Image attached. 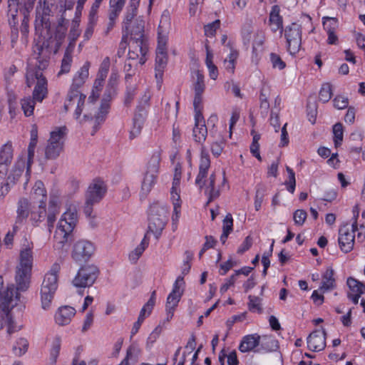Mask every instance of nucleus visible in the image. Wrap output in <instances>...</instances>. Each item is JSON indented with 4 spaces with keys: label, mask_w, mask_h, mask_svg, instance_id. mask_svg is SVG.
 Returning <instances> with one entry per match:
<instances>
[{
    "label": "nucleus",
    "mask_w": 365,
    "mask_h": 365,
    "mask_svg": "<svg viewBox=\"0 0 365 365\" xmlns=\"http://www.w3.org/2000/svg\"><path fill=\"white\" fill-rule=\"evenodd\" d=\"M34 53L36 59L35 68L27 70L26 83L29 87L35 85L32 97L38 102H42L48 96V82L42 71L49 63L51 50L46 41L38 42L34 46Z\"/></svg>",
    "instance_id": "f257e3e1"
},
{
    "label": "nucleus",
    "mask_w": 365,
    "mask_h": 365,
    "mask_svg": "<svg viewBox=\"0 0 365 365\" xmlns=\"http://www.w3.org/2000/svg\"><path fill=\"white\" fill-rule=\"evenodd\" d=\"M46 204H38L37 207L25 197L21 198L17 204L16 217L14 225V231L17 232L20 227L29 220L33 226L38 227L46 219L47 220Z\"/></svg>",
    "instance_id": "f03ea898"
},
{
    "label": "nucleus",
    "mask_w": 365,
    "mask_h": 365,
    "mask_svg": "<svg viewBox=\"0 0 365 365\" xmlns=\"http://www.w3.org/2000/svg\"><path fill=\"white\" fill-rule=\"evenodd\" d=\"M33 248V242L25 239L21 245L19 264L16 270L17 290L25 291L29 287L34 259Z\"/></svg>",
    "instance_id": "7ed1b4c3"
},
{
    "label": "nucleus",
    "mask_w": 365,
    "mask_h": 365,
    "mask_svg": "<svg viewBox=\"0 0 365 365\" xmlns=\"http://www.w3.org/2000/svg\"><path fill=\"white\" fill-rule=\"evenodd\" d=\"M170 27V18L163 14L158 28V46L155 58V77L158 81H162L163 71L168 62L167 43Z\"/></svg>",
    "instance_id": "20e7f679"
},
{
    "label": "nucleus",
    "mask_w": 365,
    "mask_h": 365,
    "mask_svg": "<svg viewBox=\"0 0 365 365\" xmlns=\"http://www.w3.org/2000/svg\"><path fill=\"white\" fill-rule=\"evenodd\" d=\"M144 24L143 20L137 19L131 30L126 31V36L128 34L130 36L129 59H138L140 65L145 63V55L148 51V41L144 34Z\"/></svg>",
    "instance_id": "39448f33"
},
{
    "label": "nucleus",
    "mask_w": 365,
    "mask_h": 365,
    "mask_svg": "<svg viewBox=\"0 0 365 365\" xmlns=\"http://www.w3.org/2000/svg\"><path fill=\"white\" fill-rule=\"evenodd\" d=\"M36 0H8V18L11 26L16 27L19 23V13L23 16L21 32L26 36L29 33V14L33 10Z\"/></svg>",
    "instance_id": "423d86ee"
},
{
    "label": "nucleus",
    "mask_w": 365,
    "mask_h": 365,
    "mask_svg": "<svg viewBox=\"0 0 365 365\" xmlns=\"http://www.w3.org/2000/svg\"><path fill=\"white\" fill-rule=\"evenodd\" d=\"M59 270L60 265L55 263L44 276L40 292L41 307L44 310H48L51 308L52 300L58 288Z\"/></svg>",
    "instance_id": "0eeeda50"
},
{
    "label": "nucleus",
    "mask_w": 365,
    "mask_h": 365,
    "mask_svg": "<svg viewBox=\"0 0 365 365\" xmlns=\"http://www.w3.org/2000/svg\"><path fill=\"white\" fill-rule=\"evenodd\" d=\"M78 221V213L76 205H71L62 215L55 232L54 237L60 243L68 242L71 234Z\"/></svg>",
    "instance_id": "6e6552de"
},
{
    "label": "nucleus",
    "mask_w": 365,
    "mask_h": 365,
    "mask_svg": "<svg viewBox=\"0 0 365 365\" xmlns=\"http://www.w3.org/2000/svg\"><path fill=\"white\" fill-rule=\"evenodd\" d=\"M168 209L166 207L154 203L150 207L148 231L152 232L156 239H158L164 230L167 222Z\"/></svg>",
    "instance_id": "1a4fd4ad"
},
{
    "label": "nucleus",
    "mask_w": 365,
    "mask_h": 365,
    "mask_svg": "<svg viewBox=\"0 0 365 365\" xmlns=\"http://www.w3.org/2000/svg\"><path fill=\"white\" fill-rule=\"evenodd\" d=\"M182 176V166L180 163H177L175 168L173 185L170 190V198L173 205V214L172 216L173 225L177 227L181 212V204L180 195V184Z\"/></svg>",
    "instance_id": "9d476101"
},
{
    "label": "nucleus",
    "mask_w": 365,
    "mask_h": 365,
    "mask_svg": "<svg viewBox=\"0 0 365 365\" xmlns=\"http://www.w3.org/2000/svg\"><path fill=\"white\" fill-rule=\"evenodd\" d=\"M287 51L292 56L297 54L302 46V26L292 23L284 30Z\"/></svg>",
    "instance_id": "9b49d317"
},
{
    "label": "nucleus",
    "mask_w": 365,
    "mask_h": 365,
    "mask_svg": "<svg viewBox=\"0 0 365 365\" xmlns=\"http://www.w3.org/2000/svg\"><path fill=\"white\" fill-rule=\"evenodd\" d=\"M99 274L98 267L93 264L83 266L78 271L73 279V284L76 287L85 288L92 286Z\"/></svg>",
    "instance_id": "f8f14e48"
},
{
    "label": "nucleus",
    "mask_w": 365,
    "mask_h": 365,
    "mask_svg": "<svg viewBox=\"0 0 365 365\" xmlns=\"http://www.w3.org/2000/svg\"><path fill=\"white\" fill-rule=\"evenodd\" d=\"M185 282L183 277L179 276L173 284L172 292L168 294L166 300L167 319H172L174 312L178 305L183 294Z\"/></svg>",
    "instance_id": "ddd939ff"
},
{
    "label": "nucleus",
    "mask_w": 365,
    "mask_h": 365,
    "mask_svg": "<svg viewBox=\"0 0 365 365\" xmlns=\"http://www.w3.org/2000/svg\"><path fill=\"white\" fill-rule=\"evenodd\" d=\"M356 229V221L353 223L351 227L345 225L339 230L338 242L341 250L344 253L351 252L354 248L355 239L354 232Z\"/></svg>",
    "instance_id": "4468645a"
},
{
    "label": "nucleus",
    "mask_w": 365,
    "mask_h": 365,
    "mask_svg": "<svg viewBox=\"0 0 365 365\" xmlns=\"http://www.w3.org/2000/svg\"><path fill=\"white\" fill-rule=\"evenodd\" d=\"M94 246L86 240L76 242L73 247L71 257L77 263L88 261L94 252Z\"/></svg>",
    "instance_id": "2eb2a0df"
},
{
    "label": "nucleus",
    "mask_w": 365,
    "mask_h": 365,
    "mask_svg": "<svg viewBox=\"0 0 365 365\" xmlns=\"http://www.w3.org/2000/svg\"><path fill=\"white\" fill-rule=\"evenodd\" d=\"M24 172V163H16L9 175L6 178L4 176L2 180H0V197H4L7 195L10 190L11 185H14L19 180Z\"/></svg>",
    "instance_id": "dca6fc26"
},
{
    "label": "nucleus",
    "mask_w": 365,
    "mask_h": 365,
    "mask_svg": "<svg viewBox=\"0 0 365 365\" xmlns=\"http://www.w3.org/2000/svg\"><path fill=\"white\" fill-rule=\"evenodd\" d=\"M86 98V95L81 93L78 90L70 88L64 103L65 111H68L71 108L76 106L74 115L75 118L78 119L82 113Z\"/></svg>",
    "instance_id": "f3484780"
},
{
    "label": "nucleus",
    "mask_w": 365,
    "mask_h": 365,
    "mask_svg": "<svg viewBox=\"0 0 365 365\" xmlns=\"http://www.w3.org/2000/svg\"><path fill=\"white\" fill-rule=\"evenodd\" d=\"M86 98V95L81 93L78 90L70 88L64 103L65 111H68L71 108L76 106L74 115L75 118L78 119L82 113Z\"/></svg>",
    "instance_id": "a211bd4d"
},
{
    "label": "nucleus",
    "mask_w": 365,
    "mask_h": 365,
    "mask_svg": "<svg viewBox=\"0 0 365 365\" xmlns=\"http://www.w3.org/2000/svg\"><path fill=\"white\" fill-rule=\"evenodd\" d=\"M107 192V187L103 181L99 179H96L88 186L86 199L88 202H93L94 203H98L105 196Z\"/></svg>",
    "instance_id": "6ab92c4d"
},
{
    "label": "nucleus",
    "mask_w": 365,
    "mask_h": 365,
    "mask_svg": "<svg viewBox=\"0 0 365 365\" xmlns=\"http://www.w3.org/2000/svg\"><path fill=\"white\" fill-rule=\"evenodd\" d=\"M210 167V159L208 150L205 145L200 148V160L199 165V173L195 180V183L200 188L205 184L204 179L207 175L208 170Z\"/></svg>",
    "instance_id": "aec40b11"
},
{
    "label": "nucleus",
    "mask_w": 365,
    "mask_h": 365,
    "mask_svg": "<svg viewBox=\"0 0 365 365\" xmlns=\"http://www.w3.org/2000/svg\"><path fill=\"white\" fill-rule=\"evenodd\" d=\"M326 331L323 330H315L307 337V346L312 351H319L326 346Z\"/></svg>",
    "instance_id": "412c9836"
},
{
    "label": "nucleus",
    "mask_w": 365,
    "mask_h": 365,
    "mask_svg": "<svg viewBox=\"0 0 365 365\" xmlns=\"http://www.w3.org/2000/svg\"><path fill=\"white\" fill-rule=\"evenodd\" d=\"M17 299L18 294L14 286H8L6 289L0 294V307L3 312H9V309L16 304V302L14 303V302L17 301Z\"/></svg>",
    "instance_id": "4be33fe9"
},
{
    "label": "nucleus",
    "mask_w": 365,
    "mask_h": 365,
    "mask_svg": "<svg viewBox=\"0 0 365 365\" xmlns=\"http://www.w3.org/2000/svg\"><path fill=\"white\" fill-rule=\"evenodd\" d=\"M76 309L70 306H62L55 313L54 319L59 326H66L70 324L75 316Z\"/></svg>",
    "instance_id": "5701e85b"
},
{
    "label": "nucleus",
    "mask_w": 365,
    "mask_h": 365,
    "mask_svg": "<svg viewBox=\"0 0 365 365\" xmlns=\"http://www.w3.org/2000/svg\"><path fill=\"white\" fill-rule=\"evenodd\" d=\"M192 136L195 142L200 144L201 146L205 145L204 143L207 136V128L203 116H200L199 118L195 117V127L192 130Z\"/></svg>",
    "instance_id": "b1692460"
},
{
    "label": "nucleus",
    "mask_w": 365,
    "mask_h": 365,
    "mask_svg": "<svg viewBox=\"0 0 365 365\" xmlns=\"http://www.w3.org/2000/svg\"><path fill=\"white\" fill-rule=\"evenodd\" d=\"M147 116V110L142 108V106H137L136 112L133 118V125L130 132V138L138 136L143 128Z\"/></svg>",
    "instance_id": "393cba45"
},
{
    "label": "nucleus",
    "mask_w": 365,
    "mask_h": 365,
    "mask_svg": "<svg viewBox=\"0 0 365 365\" xmlns=\"http://www.w3.org/2000/svg\"><path fill=\"white\" fill-rule=\"evenodd\" d=\"M116 94V89L113 88H109L106 86L105 93L103 96V99L101 101V105L100 107L99 113L96 117V121H103V117L108 112V109L110 108L109 102Z\"/></svg>",
    "instance_id": "a878e982"
},
{
    "label": "nucleus",
    "mask_w": 365,
    "mask_h": 365,
    "mask_svg": "<svg viewBox=\"0 0 365 365\" xmlns=\"http://www.w3.org/2000/svg\"><path fill=\"white\" fill-rule=\"evenodd\" d=\"M59 200L56 196H51L48 202V212L47 215V227L49 232L53 227L56 216L59 213Z\"/></svg>",
    "instance_id": "bb28decb"
},
{
    "label": "nucleus",
    "mask_w": 365,
    "mask_h": 365,
    "mask_svg": "<svg viewBox=\"0 0 365 365\" xmlns=\"http://www.w3.org/2000/svg\"><path fill=\"white\" fill-rule=\"evenodd\" d=\"M260 339V336L257 334L245 336L239 345V350L242 353L253 351L259 345Z\"/></svg>",
    "instance_id": "cd10ccee"
},
{
    "label": "nucleus",
    "mask_w": 365,
    "mask_h": 365,
    "mask_svg": "<svg viewBox=\"0 0 365 365\" xmlns=\"http://www.w3.org/2000/svg\"><path fill=\"white\" fill-rule=\"evenodd\" d=\"M213 129L210 130V151L214 157H219L223 151L225 141L221 134L215 135Z\"/></svg>",
    "instance_id": "c85d7f7f"
},
{
    "label": "nucleus",
    "mask_w": 365,
    "mask_h": 365,
    "mask_svg": "<svg viewBox=\"0 0 365 365\" xmlns=\"http://www.w3.org/2000/svg\"><path fill=\"white\" fill-rule=\"evenodd\" d=\"M89 67L90 63L86 62L84 65L80 68L73 76V83L70 88L71 89L78 90V88L84 84L89 75Z\"/></svg>",
    "instance_id": "c756f323"
},
{
    "label": "nucleus",
    "mask_w": 365,
    "mask_h": 365,
    "mask_svg": "<svg viewBox=\"0 0 365 365\" xmlns=\"http://www.w3.org/2000/svg\"><path fill=\"white\" fill-rule=\"evenodd\" d=\"M158 174L145 170L141 182V195L147 196L157 182Z\"/></svg>",
    "instance_id": "7c9ffc66"
},
{
    "label": "nucleus",
    "mask_w": 365,
    "mask_h": 365,
    "mask_svg": "<svg viewBox=\"0 0 365 365\" xmlns=\"http://www.w3.org/2000/svg\"><path fill=\"white\" fill-rule=\"evenodd\" d=\"M269 26L272 32L275 33L277 31H283V20L282 17L279 15V8L277 6H274L269 14Z\"/></svg>",
    "instance_id": "2f4dec72"
},
{
    "label": "nucleus",
    "mask_w": 365,
    "mask_h": 365,
    "mask_svg": "<svg viewBox=\"0 0 365 365\" xmlns=\"http://www.w3.org/2000/svg\"><path fill=\"white\" fill-rule=\"evenodd\" d=\"M140 0H130L123 22V29L128 32L129 24L136 16Z\"/></svg>",
    "instance_id": "473e14b6"
},
{
    "label": "nucleus",
    "mask_w": 365,
    "mask_h": 365,
    "mask_svg": "<svg viewBox=\"0 0 365 365\" xmlns=\"http://www.w3.org/2000/svg\"><path fill=\"white\" fill-rule=\"evenodd\" d=\"M336 286L335 279L334 278V270L329 267L322 276V285L319 289L322 292L332 290Z\"/></svg>",
    "instance_id": "72a5a7b5"
},
{
    "label": "nucleus",
    "mask_w": 365,
    "mask_h": 365,
    "mask_svg": "<svg viewBox=\"0 0 365 365\" xmlns=\"http://www.w3.org/2000/svg\"><path fill=\"white\" fill-rule=\"evenodd\" d=\"M32 197L36 200L38 204H46L47 195L44 184L41 181H36L31 193Z\"/></svg>",
    "instance_id": "f704fd0d"
},
{
    "label": "nucleus",
    "mask_w": 365,
    "mask_h": 365,
    "mask_svg": "<svg viewBox=\"0 0 365 365\" xmlns=\"http://www.w3.org/2000/svg\"><path fill=\"white\" fill-rule=\"evenodd\" d=\"M259 346L260 347L256 351L257 352H272L278 349L279 343L274 337L264 336Z\"/></svg>",
    "instance_id": "c9c22d12"
},
{
    "label": "nucleus",
    "mask_w": 365,
    "mask_h": 365,
    "mask_svg": "<svg viewBox=\"0 0 365 365\" xmlns=\"http://www.w3.org/2000/svg\"><path fill=\"white\" fill-rule=\"evenodd\" d=\"M215 175L212 173L210 175L205 189V194L208 197L207 203H210L220 196V190L215 187Z\"/></svg>",
    "instance_id": "e433bc0d"
},
{
    "label": "nucleus",
    "mask_w": 365,
    "mask_h": 365,
    "mask_svg": "<svg viewBox=\"0 0 365 365\" xmlns=\"http://www.w3.org/2000/svg\"><path fill=\"white\" fill-rule=\"evenodd\" d=\"M161 161V150H156L152 153L147 166L146 171L154 173L156 174L159 173L160 163Z\"/></svg>",
    "instance_id": "4c0bfd02"
},
{
    "label": "nucleus",
    "mask_w": 365,
    "mask_h": 365,
    "mask_svg": "<svg viewBox=\"0 0 365 365\" xmlns=\"http://www.w3.org/2000/svg\"><path fill=\"white\" fill-rule=\"evenodd\" d=\"M141 352L139 344L136 341H133L127 349L126 356L124 359L128 362L130 361L133 364H135L138 361Z\"/></svg>",
    "instance_id": "58836bf2"
},
{
    "label": "nucleus",
    "mask_w": 365,
    "mask_h": 365,
    "mask_svg": "<svg viewBox=\"0 0 365 365\" xmlns=\"http://www.w3.org/2000/svg\"><path fill=\"white\" fill-rule=\"evenodd\" d=\"M149 239L147 234L145 235L140 244L129 254V259L130 262L135 263L142 255L145 250L148 247Z\"/></svg>",
    "instance_id": "ea45409f"
},
{
    "label": "nucleus",
    "mask_w": 365,
    "mask_h": 365,
    "mask_svg": "<svg viewBox=\"0 0 365 365\" xmlns=\"http://www.w3.org/2000/svg\"><path fill=\"white\" fill-rule=\"evenodd\" d=\"M66 134V128L65 126L56 128L50 133V138L48 141L53 144H61L63 147V139Z\"/></svg>",
    "instance_id": "a19ab883"
},
{
    "label": "nucleus",
    "mask_w": 365,
    "mask_h": 365,
    "mask_svg": "<svg viewBox=\"0 0 365 365\" xmlns=\"http://www.w3.org/2000/svg\"><path fill=\"white\" fill-rule=\"evenodd\" d=\"M266 39L265 32L262 29H258L254 34V39L252 43V57L257 58V49L262 47Z\"/></svg>",
    "instance_id": "79ce46f5"
},
{
    "label": "nucleus",
    "mask_w": 365,
    "mask_h": 365,
    "mask_svg": "<svg viewBox=\"0 0 365 365\" xmlns=\"http://www.w3.org/2000/svg\"><path fill=\"white\" fill-rule=\"evenodd\" d=\"M63 150L61 144H53L48 141V144L45 149V156L46 159L53 160L58 158Z\"/></svg>",
    "instance_id": "37998d69"
},
{
    "label": "nucleus",
    "mask_w": 365,
    "mask_h": 365,
    "mask_svg": "<svg viewBox=\"0 0 365 365\" xmlns=\"http://www.w3.org/2000/svg\"><path fill=\"white\" fill-rule=\"evenodd\" d=\"M105 78H101L100 77H97L94 81L93 89L91 94L88 97V101L94 103L96 102L100 97L101 93L104 86Z\"/></svg>",
    "instance_id": "c03bdc74"
},
{
    "label": "nucleus",
    "mask_w": 365,
    "mask_h": 365,
    "mask_svg": "<svg viewBox=\"0 0 365 365\" xmlns=\"http://www.w3.org/2000/svg\"><path fill=\"white\" fill-rule=\"evenodd\" d=\"M192 77L195 79L193 83L194 92L203 93L205 89V84L202 73L198 70H196L193 72Z\"/></svg>",
    "instance_id": "a18cd8bd"
},
{
    "label": "nucleus",
    "mask_w": 365,
    "mask_h": 365,
    "mask_svg": "<svg viewBox=\"0 0 365 365\" xmlns=\"http://www.w3.org/2000/svg\"><path fill=\"white\" fill-rule=\"evenodd\" d=\"M347 285L350 289L348 293L363 294L365 292V285L358 280L349 277L347 279Z\"/></svg>",
    "instance_id": "49530a36"
},
{
    "label": "nucleus",
    "mask_w": 365,
    "mask_h": 365,
    "mask_svg": "<svg viewBox=\"0 0 365 365\" xmlns=\"http://www.w3.org/2000/svg\"><path fill=\"white\" fill-rule=\"evenodd\" d=\"M248 299L247 306L249 310L252 312L262 314L263 310L262 307V299L259 297L250 295Z\"/></svg>",
    "instance_id": "de8ad7c7"
},
{
    "label": "nucleus",
    "mask_w": 365,
    "mask_h": 365,
    "mask_svg": "<svg viewBox=\"0 0 365 365\" xmlns=\"http://www.w3.org/2000/svg\"><path fill=\"white\" fill-rule=\"evenodd\" d=\"M36 101L34 100L33 97L32 98L31 97H26L21 100V108L26 116H31L33 115Z\"/></svg>",
    "instance_id": "09e8293b"
},
{
    "label": "nucleus",
    "mask_w": 365,
    "mask_h": 365,
    "mask_svg": "<svg viewBox=\"0 0 365 365\" xmlns=\"http://www.w3.org/2000/svg\"><path fill=\"white\" fill-rule=\"evenodd\" d=\"M6 316L3 319L2 325L6 326L7 328V333L11 334L21 329V327L17 326L13 320L9 312H4Z\"/></svg>",
    "instance_id": "8fccbe9b"
},
{
    "label": "nucleus",
    "mask_w": 365,
    "mask_h": 365,
    "mask_svg": "<svg viewBox=\"0 0 365 365\" xmlns=\"http://www.w3.org/2000/svg\"><path fill=\"white\" fill-rule=\"evenodd\" d=\"M331 85L329 83L322 84L319 91V99L322 103L328 102L332 96Z\"/></svg>",
    "instance_id": "3c124183"
},
{
    "label": "nucleus",
    "mask_w": 365,
    "mask_h": 365,
    "mask_svg": "<svg viewBox=\"0 0 365 365\" xmlns=\"http://www.w3.org/2000/svg\"><path fill=\"white\" fill-rule=\"evenodd\" d=\"M28 347L29 342L27 339L20 338L16 341V344L14 346L13 351L16 356H21L27 351Z\"/></svg>",
    "instance_id": "603ef678"
},
{
    "label": "nucleus",
    "mask_w": 365,
    "mask_h": 365,
    "mask_svg": "<svg viewBox=\"0 0 365 365\" xmlns=\"http://www.w3.org/2000/svg\"><path fill=\"white\" fill-rule=\"evenodd\" d=\"M333 133L335 147H338L341 145L343 140L344 129L341 123H337L334 125Z\"/></svg>",
    "instance_id": "864d4df0"
},
{
    "label": "nucleus",
    "mask_w": 365,
    "mask_h": 365,
    "mask_svg": "<svg viewBox=\"0 0 365 365\" xmlns=\"http://www.w3.org/2000/svg\"><path fill=\"white\" fill-rule=\"evenodd\" d=\"M202 94L195 93L194 100H193V107L195 110V117H197L198 118L202 115Z\"/></svg>",
    "instance_id": "5fc2aeb1"
},
{
    "label": "nucleus",
    "mask_w": 365,
    "mask_h": 365,
    "mask_svg": "<svg viewBox=\"0 0 365 365\" xmlns=\"http://www.w3.org/2000/svg\"><path fill=\"white\" fill-rule=\"evenodd\" d=\"M110 66V60L109 57H106L101 62L98 73L97 77H100L101 78H106L109 68Z\"/></svg>",
    "instance_id": "6e6d98bb"
},
{
    "label": "nucleus",
    "mask_w": 365,
    "mask_h": 365,
    "mask_svg": "<svg viewBox=\"0 0 365 365\" xmlns=\"http://www.w3.org/2000/svg\"><path fill=\"white\" fill-rule=\"evenodd\" d=\"M72 61V56L63 55V59L61 61V70L58 75L60 76L62 74L68 73L71 70Z\"/></svg>",
    "instance_id": "4d7b16f0"
},
{
    "label": "nucleus",
    "mask_w": 365,
    "mask_h": 365,
    "mask_svg": "<svg viewBox=\"0 0 365 365\" xmlns=\"http://www.w3.org/2000/svg\"><path fill=\"white\" fill-rule=\"evenodd\" d=\"M287 171L289 175V180L286 182L287 189L291 193H294L296 186L295 174L289 167H287Z\"/></svg>",
    "instance_id": "13d9d810"
},
{
    "label": "nucleus",
    "mask_w": 365,
    "mask_h": 365,
    "mask_svg": "<svg viewBox=\"0 0 365 365\" xmlns=\"http://www.w3.org/2000/svg\"><path fill=\"white\" fill-rule=\"evenodd\" d=\"M270 61L272 63V67L274 68H278L279 70H282L286 66V63L282 61L281 57L274 53H270Z\"/></svg>",
    "instance_id": "bf43d9fd"
},
{
    "label": "nucleus",
    "mask_w": 365,
    "mask_h": 365,
    "mask_svg": "<svg viewBox=\"0 0 365 365\" xmlns=\"http://www.w3.org/2000/svg\"><path fill=\"white\" fill-rule=\"evenodd\" d=\"M220 25V20H216L207 25H205L204 27L205 34L209 37L213 36L215 34L217 29H219Z\"/></svg>",
    "instance_id": "052dcab7"
},
{
    "label": "nucleus",
    "mask_w": 365,
    "mask_h": 365,
    "mask_svg": "<svg viewBox=\"0 0 365 365\" xmlns=\"http://www.w3.org/2000/svg\"><path fill=\"white\" fill-rule=\"evenodd\" d=\"M96 19H97V18L89 16V21L87 24V27H86L84 34H83V38L86 41H88L91 38V36L93 34L94 26L96 25Z\"/></svg>",
    "instance_id": "680f3d73"
},
{
    "label": "nucleus",
    "mask_w": 365,
    "mask_h": 365,
    "mask_svg": "<svg viewBox=\"0 0 365 365\" xmlns=\"http://www.w3.org/2000/svg\"><path fill=\"white\" fill-rule=\"evenodd\" d=\"M307 214L304 210H297L294 212L293 219L295 225L302 226L307 219Z\"/></svg>",
    "instance_id": "e2e57ef3"
},
{
    "label": "nucleus",
    "mask_w": 365,
    "mask_h": 365,
    "mask_svg": "<svg viewBox=\"0 0 365 365\" xmlns=\"http://www.w3.org/2000/svg\"><path fill=\"white\" fill-rule=\"evenodd\" d=\"M233 230V219L230 213L227 214L222 222V231L231 233Z\"/></svg>",
    "instance_id": "0e129e2a"
},
{
    "label": "nucleus",
    "mask_w": 365,
    "mask_h": 365,
    "mask_svg": "<svg viewBox=\"0 0 365 365\" xmlns=\"http://www.w3.org/2000/svg\"><path fill=\"white\" fill-rule=\"evenodd\" d=\"M334 106L337 109H344L348 106L349 100L342 96H336L334 101Z\"/></svg>",
    "instance_id": "69168bd1"
},
{
    "label": "nucleus",
    "mask_w": 365,
    "mask_h": 365,
    "mask_svg": "<svg viewBox=\"0 0 365 365\" xmlns=\"http://www.w3.org/2000/svg\"><path fill=\"white\" fill-rule=\"evenodd\" d=\"M323 26L327 33H329L330 31H336L337 27V21L335 19L327 18L326 21H323Z\"/></svg>",
    "instance_id": "338daca9"
},
{
    "label": "nucleus",
    "mask_w": 365,
    "mask_h": 365,
    "mask_svg": "<svg viewBox=\"0 0 365 365\" xmlns=\"http://www.w3.org/2000/svg\"><path fill=\"white\" fill-rule=\"evenodd\" d=\"M252 245V239L250 236L246 237L243 242L238 247L237 253L243 254L245 252L247 251Z\"/></svg>",
    "instance_id": "774afa93"
}]
</instances>
